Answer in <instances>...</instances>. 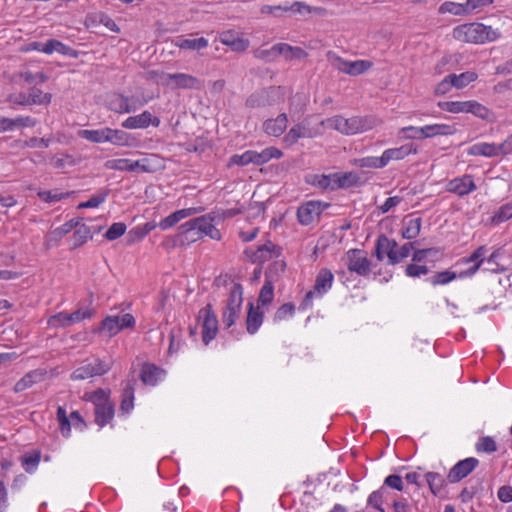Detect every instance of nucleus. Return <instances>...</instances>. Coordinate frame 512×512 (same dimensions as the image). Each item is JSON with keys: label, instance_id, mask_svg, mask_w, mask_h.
Segmentation results:
<instances>
[{"label": "nucleus", "instance_id": "obj_1", "mask_svg": "<svg viewBox=\"0 0 512 512\" xmlns=\"http://www.w3.org/2000/svg\"><path fill=\"white\" fill-rule=\"evenodd\" d=\"M214 217L210 214L203 215L182 224L180 229L181 242H195L203 236H209L211 239L220 240L221 233L214 225Z\"/></svg>", "mask_w": 512, "mask_h": 512}, {"label": "nucleus", "instance_id": "obj_2", "mask_svg": "<svg viewBox=\"0 0 512 512\" xmlns=\"http://www.w3.org/2000/svg\"><path fill=\"white\" fill-rule=\"evenodd\" d=\"M453 38L465 43L483 44L487 41H495L500 37V32L491 26L482 23L462 24L453 29Z\"/></svg>", "mask_w": 512, "mask_h": 512}, {"label": "nucleus", "instance_id": "obj_3", "mask_svg": "<svg viewBox=\"0 0 512 512\" xmlns=\"http://www.w3.org/2000/svg\"><path fill=\"white\" fill-rule=\"evenodd\" d=\"M243 303V288L239 283H234L227 299L225 310L222 314V322L225 328H230L239 318Z\"/></svg>", "mask_w": 512, "mask_h": 512}, {"label": "nucleus", "instance_id": "obj_4", "mask_svg": "<svg viewBox=\"0 0 512 512\" xmlns=\"http://www.w3.org/2000/svg\"><path fill=\"white\" fill-rule=\"evenodd\" d=\"M152 74L159 75L160 83L162 85H173V88L175 89H195V90H201L204 87V81L194 77L190 74L185 73H158V72H151Z\"/></svg>", "mask_w": 512, "mask_h": 512}, {"label": "nucleus", "instance_id": "obj_5", "mask_svg": "<svg viewBox=\"0 0 512 512\" xmlns=\"http://www.w3.org/2000/svg\"><path fill=\"white\" fill-rule=\"evenodd\" d=\"M327 57L335 69L352 76L360 75L372 67L370 61H346L332 52H328Z\"/></svg>", "mask_w": 512, "mask_h": 512}, {"label": "nucleus", "instance_id": "obj_6", "mask_svg": "<svg viewBox=\"0 0 512 512\" xmlns=\"http://www.w3.org/2000/svg\"><path fill=\"white\" fill-rule=\"evenodd\" d=\"M328 125L344 134H356L367 129L366 121L361 117L346 119L335 116L327 120Z\"/></svg>", "mask_w": 512, "mask_h": 512}, {"label": "nucleus", "instance_id": "obj_7", "mask_svg": "<svg viewBox=\"0 0 512 512\" xmlns=\"http://www.w3.org/2000/svg\"><path fill=\"white\" fill-rule=\"evenodd\" d=\"M111 369V365L101 359H95L91 363L84 364L73 371L71 379L85 380L94 376H101Z\"/></svg>", "mask_w": 512, "mask_h": 512}, {"label": "nucleus", "instance_id": "obj_8", "mask_svg": "<svg viewBox=\"0 0 512 512\" xmlns=\"http://www.w3.org/2000/svg\"><path fill=\"white\" fill-rule=\"evenodd\" d=\"M333 279H334L333 273L329 269H327V268L321 269L316 277L313 290L309 291L305 295L301 305L303 307H306L309 304H311L313 296L315 294L321 296L324 293H326L331 288Z\"/></svg>", "mask_w": 512, "mask_h": 512}, {"label": "nucleus", "instance_id": "obj_9", "mask_svg": "<svg viewBox=\"0 0 512 512\" xmlns=\"http://www.w3.org/2000/svg\"><path fill=\"white\" fill-rule=\"evenodd\" d=\"M200 316L203 317L202 340L207 345L218 332V319L211 304L200 310Z\"/></svg>", "mask_w": 512, "mask_h": 512}, {"label": "nucleus", "instance_id": "obj_10", "mask_svg": "<svg viewBox=\"0 0 512 512\" xmlns=\"http://www.w3.org/2000/svg\"><path fill=\"white\" fill-rule=\"evenodd\" d=\"M347 268L359 276H367L371 271V262L366 257L364 251L360 249H351L347 252Z\"/></svg>", "mask_w": 512, "mask_h": 512}, {"label": "nucleus", "instance_id": "obj_11", "mask_svg": "<svg viewBox=\"0 0 512 512\" xmlns=\"http://www.w3.org/2000/svg\"><path fill=\"white\" fill-rule=\"evenodd\" d=\"M329 206V203H323L320 201H309L298 208V221L302 225H310L316 218H319L321 213Z\"/></svg>", "mask_w": 512, "mask_h": 512}, {"label": "nucleus", "instance_id": "obj_12", "mask_svg": "<svg viewBox=\"0 0 512 512\" xmlns=\"http://www.w3.org/2000/svg\"><path fill=\"white\" fill-rule=\"evenodd\" d=\"M479 464L478 459L469 457L464 460L457 462L450 470L447 475V480L450 483H457L463 478L468 476Z\"/></svg>", "mask_w": 512, "mask_h": 512}, {"label": "nucleus", "instance_id": "obj_13", "mask_svg": "<svg viewBox=\"0 0 512 512\" xmlns=\"http://www.w3.org/2000/svg\"><path fill=\"white\" fill-rule=\"evenodd\" d=\"M150 125L158 127L160 125V119L153 116L147 110L139 115L130 116L122 122V127L126 129H145Z\"/></svg>", "mask_w": 512, "mask_h": 512}, {"label": "nucleus", "instance_id": "obj_14", "mask_svg": "<svg viewBox=\"0 0 512 512\" xmlns=\"http://www.w3.org/2000/svg\"><path fill=\"white\" fill-rule=\"evenodd\" d=\"M219 41L235 52H243L249 47V40L244 39L234 30H226L219 34Z\"/></svg>", "mask_w": 512, "mask_h": 512}, {"label": "nucleus", "instance_id": "obj_15", "mask_svg": "<svg viewBox=\"0 0 512 512\" xmlns=\"http://www.w3.org/2000/svg\"><path fill=\"white\" fill-rule=\"evenodd\" d=\"M447 190L458 196H464L476 190V184L471 175L454 178L447 184Z\"/></svg>", "mask_w": 512, "mask_h": 512}, {"label": "nucleus", "instance_id": "obj_16", "mask_svg": "<svg viewBox=\"0 0 512 512\" xmlns=\"http://www.w3.org/2000/svg\"><path fill=\"white\" fill-rule=\"evenodd\" d=\"M486 251L487 249L485 246H480L469 257L463 258L461 260L462 263H473V265L469 267L467 270L460 272L459 277L463 278L474 275L479 270L482 263L485 261Z\"/></svg>", "mask_w": 512, "mask_h": 512}, {"label": "nucleus", "instance_id": "obj_17", "mask_svg": "<svg viewBox=\"0 0 512 512\" xmlns=\"http://www.w3.org/2000/svg\"><path fill=\"white\" fill-rule=\"evenodd\" d=\"M281 254V248L276 246L271 241H267L265 244L260 245L256 251L250 256L253 263H264L270 260L273 255L278 257Z\"/></svg>", "mask_w": 512, "mask_h": 512}, {"label": "nucleus", "instance_id": "obj_18", "mask_svg": "<svg viewBox=\"0 0 512 512\" xmlns=\"http://www.w3.org/2000/svg\"><path fill=\"white\" fill-rule=\"evenodd\" d=\"M287 122V115L285 113H281L275 119H267L263 123V130L270 136L278 137L286 130Z\"/></svg>", "mask_w": 512, "mask_h": 512}, {"label": "nucleus", "instance_id": "obj_19", "mask_svg": "<svg viewBox=\"0 0 512 512\" xmlns=\"http://www.w3.org/2000/svg\"><path fill=\"white\" fill-rule=\"evenodd\" d=\"M264 319V313L260 310V307H254V304L250 302L248 304V313L246 318V329L249 334H255L259 327L262 325Z\"/></svg>", "mask_w": 512, "mask_h": 512}, {"label": "nucleus", "instance_id": "obj_20", "mask_svg": "<svg viewBox=\"0 0 512 512\" xmlns=\"http://www.w3.org/2000/svg\"><path fill=\"white\" fill-rule=\"evenodd\" d=\"M417 150L413 146V144H405L398 148H391L387 149L383 152L381 158L384 162V167L391 161V160H401L405 158L407 155L411 153H416Z\"/></svg>", "mask_w": 512, "mask_h": 512}, {"label": "nucleus", "instance_id": "obj_21", "mask_svg": "<svg viewBox=\"0 0 512 512\" xmlns=\"http://www.w3.org/2000/svg\"><path fill=\"white\" fill-rule=\"evenodd\" d=\"M468 154L472 156L481 155L485 157H495L502 155L500 145H496L494 143L474 144L468 149Z\"/></svg>", "mask_w": 512, "mask_h": 512}, {"label": "nucleus", "instance_id": "obj_22", "mask_svg": "<svg viewBox=\"0 0 512 512\" xmlns=\"http://www.w3.org/2000/svg\"><path fill=\"white\" fill-rule=\"evenodd\" d=\"M282 155L283 153L275 147L265 148L261 152L251 150V164L263 165L273 158H281Z\"/></svg>", "mask_w": 512, "mask_h": 512}, {"label": "nucleus", "instance_id": "obj_23", "mask_svg": "<svg viewBox=\"0 0 512 512\" xmlns=\"http://www.w3.org/2000/svg\"><path fill=\"white\" fill-rule=\"evenodd\" d=\"M162 374H164V370L154 364L145 363L141 369L140 379L144 384L154 386Z\"/></svg>", "mask_w": 512, "mask_h": 512}, {"label": "nucleus", "instance_id": "obj_24", "mask_svg": "<svg viewBox=\"0 0 512 512\" xmlns=\"http://www.w3.org/2000/svg\"><path fill=\"white\" fill-rule=\"evenodd\" d=\"M108 108L118 114L131 113L136 107L129 103V98L119 94L114 95L108 102Z\"/></svg>", "mask_w": 512, "mask_h": 512}, {"label": "nucleus", "instance_id": "obj_25", "mask_svg": "<svg viewBox=\"0 0 512 512\" xmlns=\"http://www.w3.org/2000/svg\"><path fill=\"white\" fill-rule=\"evenodd\" d=\"M114 405L113 403L108 404H100L97 405V407H94V414H95V422L100 427L105 426L108 424L112 418L114 417Z\"/></svg>", "mask_w": 512, "mask_h": 512}, {"label": "nucleus", "instance_id": "obj_26", "mask_svg": "<svg viewBox=\"0 0 512 512\" xmlns=\"http://www.w3.org/2000/svg\"><path fill=\"white\" fill-rule=\"evenodd\" d=\"M134 385L135 380L128 381L123 388L120 404V410L123 413H129L134 407Z\"/></svg>", "mask_w": 512, "mask_h": 512}, {"label": "nucleus", "instance_id": "obj_27", "mask_svg": "<svg viewBox=\"0 0 512 512\" xmlns=\"http://www.w3.org/2000/svg\"><path fill=\"white\" fill-rule=\"evenodd\" d=\"M425 139L435 136H447L453 135L456 132V128L453 125L448 124H432L424 126Z\"/></svg>", "mask_w": 512, "mask_h": 512}, {"label": "nucleus", "instance_id": "obj_28", "mask_svg": "<svg viewBox=\"0 0 512 512\" xmlns=\"http://www.w3.org/2000/svg\"><path fill=\"white\" fill-rule=\"evenodd\" d=\"M175 45L180 49L198 51L201 49H205L208 46V40L204 37L194 39L178 37V39L175 42Z\"/></svg>", "mask_w": 512, "mask_h": 512}, {"label": "nucleus", "instance_id": "obj_29", "mask_svg": "<svg viewBox=\"0 0 512 512\" xmlns=\"http://www.w3.org/2000/svg\"><path fill=\"white\" fill-rule=\"evenodd\" d=\"M79 136L93 143L108 142L109 127L98 130H80Z\"/></svg>", "mask_w": 512, "mask_h": 512}, {"label": "nucleus", "instance_id": "obj_30", "mask_svg": "<svg viewBox=\"0 0 512 512\" xmlns=\"http://www.w3.org/2000/svg\"><path fill=\"white\" fill-rule=\"evenodd\" d=\"M421 218H412L408 221H404L403 223V229H402V237L404 239L412 240L416 238L421 230Z\"/></svg>", "mask_w": 512, "mask_h": 512}, {"label": "nucleus", "instance_id": "obj_31", "mask_svg": "<svg viewBox=\"0 0 512 512\" xmlns=\"http://www.w3.org/2000/svg\"><path fill=\"white\" fill-rule=\"evenodd\" d=\"M246 106L249 108L265 107L272 104L270 101L269 93L266 90H261L251 94L246 102Z\"/></svg>", "mask_w": 512, "mask_h": 512}, {"label": "nucleus", "instance_id": "obj_32", "mask_svg": "<svg viewBox=\"0 0 512 512\" xmlns=\"http://www.w3.org/2000/svg\"><path fill=\"white\" fill-rule=\"evenodd\" d=\"M41 377L42 374L36 370L27 373L18 382H16L14 386V391L16 393L25 391L26 389L30 388L34 383H36Z\"/></svg>", "mask_w": 512, "mask_h": 512}, {"label": "nucleus", "instance_id": "obj_33", "mask_svg": "<svg viewBox=\"0 0 512 512\" xmlns=\"http://www.w3.org/2000/svg\"><path fill=\"white\" fill-rule=\"evenodd\" d=\"M450 83L454 84V87L457 89H462L466 87L469 83L475 81L477 79V74L472 71H466L461 73L460 75L449 74Z\"/></svg>", "mask_w": 512, "mask_h": 512}, {"label": "nucleus", "instance_id": "obj_34", "mask_svg": "<svg viewBox=\"0 0 512 512\" xmlns=\"http://www.w3.org/2000/svg\"><path fill=\"white\" fill-rule=\"evenodd\" d=\"M54 51L63 55H72L73 49L55 39L48 40L41 48V52L46 54H51Z\"/></svg>", "mask_w": 512, "mask_h": 512}, {"label": "nucleus", "instance_id": "obj_35", "mask_svg": "<svg viewBox=\"0 0 512 512\" xmlns=\"http://www.w3.org/2000/svg\"><path fill=\"white\" fill-rule=\"evenodd\" d=\"M27 97L29 101V106L34 104L47 105L51 102L52 99V95L50 93H43L42 90H40L37 87H32Z\"/></svg>", "mask_w": 512, "mask_h": 512}, {"label": "nucleus", "instance_id": "obj_36", "mask_svg": "<svg viewBox=\"0 0 512 512\" xmlns=\"http://www.w3.org/2000/svg\"><path fill=\"white\" fill-rule=\"evenodd\" d=\"M274 297V285L273 282L270 280H265L264 285L262 286L259 297L257 300V304L259 307L260 305L265 306L267 304H270Z\"/></svg>", "mask_w": 512, "mask_h": 512}, {"label": "nucleus", "instance_id": "obj_37", "mask_svg": "<svg viewBox=\"0 0 512 512\" xmlns=\"http://www.w3.org/2000/svg\"><path fill=\"white\" fill-rule=\"evenodd\" d=\"M50 144V139L46 138H37V137H31L28 140L22 141V140H15L13 142V146L19 147L21 149L25 148H36V147H43L47 148Z\"/></svg>", "mask_w": 512, "mask_h": 512}, {"label": "nucleus", "instance_id": "obj_38", "mask_svg": "<svg viewBox=\"0 0 512 512\" xmlns=\"http://www.w3.org/2000/svg\"><path fill=\"white\" fill-rule=\"evenodd\" d=\"M286 269V263L283 260H277L271 263L266 272H265V280H270L274 283V281L278 280L281 273H283Z\"/></svg>", "mask_w": 512, "mask_h": 512}, {"label": "nucleus", "instance_id": "obj_39", "mask_svg": "<svg viewBox=\"0 0 512 512\" xmlns=\"http://www.w3.org/2000/svg\"><path fill=\"white\" fill-rule=\"evenodd\" d=\"M81 220H82V218H73V219L67 221L62 226L56 228L55 230H53L51 232L52 238L55 240L61 239L66 234H68L70 231H72L74 228L78 227Z\"/></svg>", "mask_w": 512, "mask_h": 512}, {"label": "nucleus", "instance_id": "obj_40", "mask_svg": "<svg viewBox=\"0 0 512 512\" xmlns=\"http://www.w3.org/2000/svg\"><path fill=\"white\" fill-rule=\"evenodd\" d=\"M425 477L431 492L437 495L444 487V478L439 473L435 472H428Z\"/></svg>", "mask_w": 512, "mask_h": 512}, {"label": "nucleus", "instance_id": "obj_41", "mask_svg": "<svg viewBox=\"0 0 512 512\" xmlns=\"http://www.w3.org/2000/svg\"><path fill=\"white\" fill-rule=\"evenodd\" d=\"M439 12L444 13H451L453 15H467V9L465 7V3H455L452 1H446L439 7Z\"/></svg>", "mask_w": 512, "mask_h": 512}, {"label": "nucleus", "instance_id": "obj_42", "mask_svg": "<svg viewBox=\"0 0 512 512\" xmlns=\"http://www.w3.org/2000/svg\"><path fill=\"white\" fill-rule=\"evenodd\" d=\"M109 193H110L109 189L101 190L97 194L93 195L88 201L80 203L77 208L83 209V208L98 207L100 204H102L106 200Z\"/></svg>", "mask_w": 512, "mask_h": 512}, {"label": "nucleus", "instance_id": "obj_43", "mask_svg": "<svg viewBox=\"0 0 512 512\" xmlns=\"http://www.w3.org/2000/svg\"><path fill=\"white\" fill-rule=\"evenodd\" d=\"M467 105L468 101H444L439 102L438 106L444 110L451 113H467Z\"/></svg>", "mask_w": 512, "mask_h": 512}, {"label": "nucleus", "instance_id": "obj_44", "mask_svg": "<svg viewBox=\"0 0 512 512\" xmlns=\"http://www.w3.org/2000/svg\"><path fill=\"white\" fill-rule=\"evenodd\" d=\"M108 142L117 146H126L129 143V134L123 130L109 128Z\"/></svg>", "mask_w": 512, "mask_h": 512}, {"label": "nucleus", "instance_id": "obj_45", "mask_svg": "<svg viewBox=\"0 0 512 512\" xmlns=\"http://www.w3.org/2000/svg\"><path fill=\"white\" fill-rule=\"evenodd\" d=\"M307 136H309V134L307 133L306 128L301 124H297L294 125L285 135V141L288 144L293 145L298 141V139Z\"/></svg>", "mask_w": 512, "mask_h": 512}, {"label": "nucleus", "instance_id": "obj_46", "mask_svg": "<svg viewBox=\"0 0 512 512\" xmlns=\"http://www.w3.org/2000/svg\"><path fill=\"white\" fill-rule=\"evenodd\" d=\"M467 113H472L483 120H488L491 115L487 107L476 101H468Z\"/></svg>", "mask_w": 512, "mask_h": 512}, {"label": "nucleus", "instance_id": "obj_47", "mask_svg": "<svg viewBox=\"0 0 512 512\" xmlns=\"http://www.w3.org/2000/svg\"><path fill=\"white\" fill-rule=\"evenodd\" d=\"M73 238L75 240L73 248L81 246L87 240L92 238L90 227L85 224H79L78 229L73 234Z\"/></svg>", "mask_w": 512, "mask_h": 512}, {"label": "nucleus", "instance_id": "obj_48", "mask_svg": "<svg viewBox=\"0 0 512 512\" xmlns=\"http://www.w3.org/2000/svg\"><path fill=\"white\" fill-rule=\"evenodd\" d=\"M254 56L265 62H272L278 58L277 44L270 48H258L254 52Z\"/></svg>", "mask_w": 512, "mask_h": 512}, {"label": "nucleus", "instance_id": "obj_49", "mask_svg": "<svg viewBox=\"0 0 512 512\" xmlns=\"http://www.w3.org/2000/svg\"><path fill=\"white\" fill-rule=\"evenodd\" d=\"M56 416L62 435L68 436L71 430L70 416H67L66 410L62 406L58 407Z\"/></svg>", "mask_w": 512, "mask_h": 512}, {"label": "nucleus", "instance_id": "obj_50", "mask_svg": "<svg viewBox=\"0 0 512 512\" xmlns=\"http://www.w3.org/2000/svg\"><path fill=\"white\" fill-rule=\"evenodd\" d=\"M354 164L360 168H384V162L381 157H363L356 159Z\"/></svg>", "mask_w": 512, "mask_h": 512}, {"label": "nucleus", "instance_id": "obj_51", "mask_svg": "<svg viewBox=\"0 0 512 512\" xmlns=\"http://www.w3.org/2000/svg\"><path fill=\"white\" fill-rule=\"evenodd\" d=\"M118 322V315L108 316L102 321L101 330L107 331L110 337L116 335L119 331H121Z\"/></svg>", "mask_w": 512, "mask_h": 512}, {"label": "nucleus", "instance_id": "obj_52", "mask_svg": "<svg viewBox=\"0 0 512 512\" xmlns=\"http://www.w3.org/2000/svg\"><path fill=\"white\" fill-rule=\"evenodd\" d=\"M104 167L109 170L118 171H133V167L130 165V159H111L107 160Z\"/></svg>", "mask_w": 512, "mask_h": 512}, {"label": "nucleus", "instance_id": "obj_53", "mask_svg": "<svg viewBox=\"0 0 512 512\" xmlns=\"http://www.w3.org/2000/svg\"><path fill=\"white\" fill-rule=\"evenodd\" d=\"M476 450L478 452L493 453L497 451V444L490 436H484L476 443Z\"/></svg>", "mask_w": 512, "mask_h": 512}, {"label": "nucleus", "instance_id": "obj_54", "mask_svg": "<svg viewBox=\"0 0 512 512\" xmlns=\"http://www.w3.org/2000/svg\"><path fill=\"white\" fill-rule=\"evenodd\" d=\"M386 492V489L384 486H382L380 489L372 492L368 497V505L374 507L380 512H384V509L382 508V501L384 493Z\"/></svg>", "mask_w": 512, "mask_h": 512}, {"label": "nucleus", "instance_id": "obj_55", "mask_svg": "<svg viewBox=\"0 0 512 512\" xmlns=\"http://www.w3.org/2000/svg\"><path fill=\"white\" fill-rule=\"evenodd\" d=\"M22 466L28 473L33 472L40 462V452H34L31 455H25L21 458Z\"/></svg>", "mask_w": 512, "mask_h": 512}, {"label": "nucleus", "instance_id": "obj_56", "mask_svg": "<svg viewBox=\"0 0 512 512\" xmlns=\"http://www.w3.org/2000/svg\"><path fill=\"white\" fill-rule=\"evenodd\" d=\"M457 277L455 272L443 271L433 275L429 280L432 285H444L453 281Z\"/></svg>", "mask_w": 512, "mask_h": 512}, {"label": "nucleus", "instance_id": "obj_57", "mask_svg": "<svg viewBox=\"0 0 512 512\" xmlns=\"http://www.w3.org/2000/svg\"><path fill=\"white\" fill-rule=\"evenodd\" d=\"M48 323L54 327H68L72 325L70 320V313H57L49 318Z\"/></svg>", "mask_w": 512, "mask_h": 512}, {"label": "nucleus", "instance_id": "obj_58", "mask_svg": "<svg viewBox=\"0 0 512 512\" xmlns=\"http://www.w3.org/2000/svg\"><path fill=\"white\" fill-rule=\"evenodd\" d=\"M126 231V225L122 222L113 223L105 233L107 240L113 241L121 237Z\"/></svg>", "mask_w": 512, "mask_h": 512}, {"label": "nucleus", "instance_id": "obj_59", "mask_svg": "<svg viewBox=\"0 0 512 512\" xmlns=\"http://www.w3.org/2000/svg\"><path fill=\"white\" fill-rule=\"evenodd\" d=\"M338 181L339 184L335 185L336 187L350 188L357 186L359 184L360 178L356 173L346 172L341 174V180Z\"/></svg>", "mask_w": 512, "mask_h": 512}, {"label": "nucleus", "instance_id": "obj_60", "mask_svg": "<svg viewBox=\"0 0 512 512\" xmlns=\"http://www.w3.org/2000/svg\"><path fill=\"white\" fill-rule=\"evenodd\" d=\"M512 218V206L509 203L502 205L492 217L494 223H501Z\"/></svg>", "mask_w": 512, "mask_h": 512}, {"label": "nucleus", "instance_id": "obj_61", "mask_svg": "<svg viewBox=\"0 0 512 512\" xmlns=\"http://www.w3.org/2000/svg\"><path fill=\"white\" fill-rule=\"evenodd\" d=\"M404 137L407 139L421 140L425 139L424 127L408 126L401 129Z\"/></svg>", "mask_w": 512, "mask_h": 512}, {"label": "nucleus", "instance_id": "obj_62", "mask_svg": "<svg viewBox=\"0 0 512 512\" xmlns=\"http://www.w3.org/2000/svg\"><path fill=\"white\" fill-rule=\"evenodd\" d=\"M248 164H251V150H248L241 155L234 154L228 162L229 167L232 165L246 166Z\"/></svg>", "mask_w": 512, "mask_h": 512}, {"label": "nucleus", "instance_id": "obj_63", "mask_svg": "<svg viewBox=\"0 0 512 512\" xmlns=\"http://www.w3.org/2000/svg\"><path fill=\"white\" fill-rule=\"evenodd\" d=\"M295 312V306L292 303H285L281 305L275 313L274 320L280 321L288 316H292Z\"/></svg>", "mask_w": 512, "mask_h": 512}, {"label": "nucleus", "instance_id": "obj_64", "mask_svg": "<svg viewBox=\"0 0 512 512\" xmlns=\"http://www.w3.org/2000/svg\"><path fill=\"white\" fill-rule=\"evenodd\" d=\"M406 274L409 277H419L421 275H426L429 272V269L425 265H418L415 263L409 264L406 266Z\"/></svg>", "mask_w": 512, "mask_h": 512}]
</instances>
